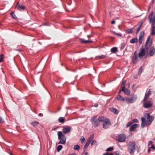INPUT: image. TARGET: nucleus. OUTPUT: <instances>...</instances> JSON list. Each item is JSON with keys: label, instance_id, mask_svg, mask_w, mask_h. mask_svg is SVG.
<instances>
[{"label": "nucleus", "instance_id": "f257e3e1", "mask_svg": "<svg viewBox=\"0 0 155 155\" xmlns=\"http://www.w3.org/2000/svg\"><path fill=\"white\" fill-rule=\"evenodd\" d=\"M154 119V117H147L146 119L142 117L141 119V127L142 128L144 127L145 126L150 125Z\"/></svg>", "mask_w": 155, "mask_h": 155}, {"label": "nucleus", "instance_id": "f03ea898", "mask_svg": "<svg viewBox=\"0 0 155 155\" xmlns=\"http://www.w3.org/2000/svg\"><path fill=\"white\" fill-rule=\"evenodd\" d=\"M99 120L101 122H104L103 124V127L104 129H107L109 126L111 125L110 122L106 117H101V118Z\"/></svg>", "mask_w": 155, "mask_h": 155}, {"label": "nucleus", "instance_id": "7ed1b4c3", "mask_svg": "<svg viewBox=\"0 0 155 155\" xmlns=\"http://www.w3.org/2000/svg\"><path fill=\"white\" fill-rule=\"evenodd\" d=\"M135 143L134 142H130L128 144V150L130 154H133L135 150Z\"/></svg>", "mask_w": 155, "mask_h": 155}, {"label": "nucleus", "instance_id": "20e7f679", "mask_svg": "<svg viewBox=\"0 0 155 155\" xmlns=\"http://www.w3.org/2000/svg\"><path fill=\"white\" fill-rule=\"evenodd\" d=\"M97 117H92L91 119L92 125L95 127L98 126L99 122L101 121L99 119L101 118V117H99L98 118Z\"/></svg>", "mask_w": 155, "mask_h": 155}, {"label": "nucleus", "instance_id": "39448f33", "mask_svg": "<svg viewBox=\"0 0 155 155\" xmlns=\"http://www.w3.org/2000/svg\"><path fill=\"white\" fill-rule=\"evenodd\" d=\"M137 96L134 94L130 97H126L125 98V101L127 103L131 104L135 102L137 100Z\"/></svg>", "mask_w": 155, "mask_h": 155}, {"label": "nucleus", "instance_id": "423d86ee", "mask_svg": "<svg viewBox=\"0 0 155 155\" xmlns=\"http://www.w3.org/2000/svg\"><path fill=\"white\" fill-rule=\"evenodd\" d=\"M126 139V136L123 134H120L118 136V138L116 140L119 142H123L125 141Z\"/></svg>", "mask_w": 155, "mask_h": 155}, {"label": "nucleus", "instance_id": "0eeeda50", "mask_svg": "<svg viewBox=\"0 0 155 155\" xmlns=\"http://www.w3.org/2000/svg\"><path fill=\"white\" fill-rule=\"evenodd\" d=\"M147 100L144 99V107L146 108H149L152 106V104L151 101L147 102Z\"/></svg>", "mask_w": 155, "mask_h": 155}, {"label": "nucleus", "instance_id": "6e6552de", "mask_svg": "<svg viewBox=\"0 0 155 155\" xmlns=\"http://www.w3.org/2000/svg\"><path fill=\"white\" fill-rule=\"evenodd\" d=\"M150 38V36H149L146 43L145 48L147 50H148L152 45V42L151 41H149Z\"/></svg>", "mask_w": 155, "mask_h": 155}, {"label": "nucleus", "instance_id": "1a4fd4ad", "mask_svg": "<svg viewBox=\"0 0 155 155\" xmlns=\"http://www.w3.org/2000/svg\"><path fill=\"white\" fill-rule=\"evenodd\" d=\"M153 12H151V13L149 15V16H148V18L150 22L155 23V16L153 18H152V17L153 15Z\"/></svg>", "mask_w": 155, "mask_h": 155}, {"label": "nucleus", "instance_id": "9d476101", "mask_svg": "<svg viewBox=\"0 0 155 155\" xmlns=\"http://www.w3.org/2000/svg\"><path fill=\"white\" fill-rule=\"evenodd\" d=\"M146 54V51L143 48L141 49L140 52L139 54V58H142Z\"/></svg>", "mask_w": 155, "mask_h": 155}, {"label": "nucleus", "instance_id": "9b49d317", "mask_svg": "<svg viewBox=\"0 0 155 155\" xmlns=\"http://www.w3.org/2000/svg\"><path fill=\"white\" fill-rule=\"evenodd\" d=\"M132 62L133 63L135 64L137 61V54L135 52L132 58Z\"/></svg>", "mask_w": 155, "mask_h": 155}, {"label": "nucleus", "instance_id": "f8f14e48", "mask_svg": "<svg viewBox=\"0 0 155 155\" xmlns=\"http://www.w3.org/2000/svg\"><path fill=\"white\" fill-rule=\"evenodd\" d=\"M155 52V49L154 46L151 47L150 49L149 54L150 56H153Z\"/></svg>", "mask_w": 155, "mask_h": 155}, {"label": "nucleus", "instance_id": "ddd939ff", "mask_svg": "<svg viewBox=\"0 0 155 155\" xmlns=\"http://www.w3.org/2000/svg\"><path fill=\"white\" fill-rule=\"evenodd\" d=\"M138 126L137 124H134L131 126H130L129 130L131 131H133L135 128H137Z\"/></svg>", "mask_w": 155, "mask_h": 155}, {"label": "nucleus", "instance_id": "4468645a", "mask_svg": "<svg viewBox=\"0 0 155 155\" xmlns=\"http://www.w3.org/2000/svg\"><path fill=\"white\" fill-rule=\"evenodd\" d=\"M121 91L126 95H129L130 93V91L129 90L126 88L121 89Z\"/></svg>", "mask_w": 155, "mask_h": 155}, {"label": "nucleus", "instance_id": "2eb2a0df", "mask_svg": "<svg viewBox=\"0 0 155 155\" xmlns=\"http://www.w3.org/2000/svg\"><path fill=\"white\" fill-rule=\"evenodd\" d=\"M18 4L19 2H18L16 6V8H17L19 10L20 9L24 10L25 9V7L24 5H19Z\"/></svg>", "mask_w": 155, "mask_h": 155}, {"label": "nucleus", "instance_id": "dca6fc26", "mask_svg": "<svg viewBox=\"0 0 155 155\" xmlns=\"http://www.w3.org/2000/svg\"><path fill=\"white\" fill-rule=\"evenodd\" d=\"M70 131V127L65 128L63 129V132L65 134L68 133Z\"/></svg>", "mask_w": 155, "mask_h": 155}, {"label": "nucleus", "instance_id": "f3484780", "mask_svg": "<svg viewBox=\"0 0 155 155\" xmlns=\"http://www.w3.org/2000/svg\"><path fill=\"white\" fill-rule=\"evenodd\" d=\"M116 98L118 100L120 101H124L125 100L124 97L120 94H118Z\"/></svg>", "mask_w": 155, "mask_h": 155}, {"label": "nucleus", "instance_id": "a211bd4d", "mask_svg": "<svg viewBox=\"0 0 155 155\" xmlns=\"http://www.w3.org/2000/svg\"><path fill=\"white\" fill-rule=\"evenodd\" d=\"M151 89H150L149 91L147 92L145 94V97L144 98V100H147V99L149 97V96L151 94V92L150 91Z\"/></svg>", "mask_w": 155, "mask_h": 155}, {"label": "nucleus", "instance_id": "6ab92c4d", "mask_svg": "<svg viewBox=\"0 0 155 155\" xmlns=\"http://www.w3.org/2000/svg\"><path fill=\"white\" fill-rule=\"evenodd\" d=\"M60 141L58 143V144H65L66 143V138H61L60 139Z\"/></svg>", "mask_w": 155, "mask_h": 155}, {"label": "nucleus", "instance_id": "aec40b11", "mask_svg": "<svg viewBox=\"0 0 155 155\" xmlns=\"http://www.w3.org/2000/svg\"><path fill=\"white\" fill-rule=\"evenodd\" d=\"M80 40L81 42L82 43H90L92 42V41H90L89 40H85L83 39H80Z\"/></svg>", "mask_w": 155, "mask_h": 155}, {"label": "nucleus", "instance_id": "412c9836", "mask_svg": "<svg viewBox=\"0 0 155 155\" xmlns=\"http://www.w3.org/2000/svg\"><path fill=\"white\" fill-rule=\"evenodd\" d=\"M110 110L115 114H117L118 113V110L117 109L114 107L111 108H110Z\"/></svg>", "mask_w": 155, "mask_h": 155}, {"label": "nucleus", "instance_id": "4be33fe9", "mask_svg": "<svg viewBox=\"0 0 155 155\" xmlns=\"http://www.w3.org/2000/svg\"><path fill=\"white\" fill-rule=\"evenodd\" d=\"M138 41V39L137 38H134L130 40V42L131 43H137Z\"/></svg>", "mask_w": 155, "mask_h": 155}, {"label": "nucleus", "instance_id": "5701e85b", "mask_svg": "<svg viewBox=\"0 0 155 155\" xmlns=\"http://www.w3.org/2000/svg\"><path fill=\"white\" fill-rule=\"evenodd\" d=\"M94 134H91V136L88 139L87 141L91 143V141L94 138Z\"/></svg>", "mask_w": 155, "mask_h": 155}, {"label": "nucleus", "instance_id": "b1692460", "mask_svg": "<svg viewBox=\"0 0 155 155\" xmlns=\"http://www.w3.org/2000/svg\"><path fill=\"white\" fill-rule=\"evenodd\" d=\"M126 81H123L122 82V83L121 88V89H123L124 88H125V85L126 84Z\"/></svg>", "mask_w": 155, "mask_h": 155}, {"label": "nucleus", "instance_id": "393cba45", "mask_svg": "<svg viewBox=\"0 0 155 155\" xmlns=\"http://www.w3.org/2000/svg\"><path fill=\"white\" fill-rule=\"evenodd\" d=\"M58 139H61L62 137V135H63V134L61 131H59L58 132Z\"/></svg>", "mask_w": 155, "mask_h": 155}, {"label": "nucleus", "instance_id": "a878e982", "mask_svg": "<svg viewBox=\"0 0 155 155\" xmlns=\"http://www.w3.org/2000/svg\"><path fill=\"white\" fill-rule=\"evenodd\" d=\"M117 50V47H114L112 48L111 49V51L113 53H115Z\"/></svg>", "mask_w": 155, "mask_h": 155}, {"label": "nucleus", "instance_id": "bb28decb", "mask_svg": "<svg viewBox=\"0 0 155 155\" xmlns=\"http://www.w3.org/2000/svg\"><path fill=\"white\" fill-rule=\"evenodd\" d=\"M58 121L60 123H63L64 122V119L62 117H60L58 119Z\"/></svg>", "mask_w": 155, "mask_h": 155}, {"label": "nucleus", "instance_id": "cd10ccee", "mask_svg": "<svg viewBox=\"0 0 155 155\" xmlns=\"http://www.w3.org/2000/svg\"><path fill=\"white\" fill-rule=\"evenodd\" d=\"M142 71V66H141L139 69V71L138 72V74L140 75Z\"/></svg>", "mask_w": 155, "mask_h": 155}, {"label": "nucleus", "instance_id": "c85d7f7f", "mask_svg": "<svg viewBox=\"0 0 155 155\" xmlns=\"http://www.w3.org/2000/svg\"><path fill=\"white\" fill-rule=\"evenodd\" d=\"M39 123L37 121H34L31 123V124L34 126H37Z\"/></svg>", "mask_w": 155, "mask_h": 155}, {"label": "nucleus", "instance_id": "c756f323", "mask_svg": "<svg viewBox=\"0 0 155 155\" xmlns=\"http://www.w3.org/2000/svg\"><path fill=\"white\" fill-rule=\"evenodd\" d=\"M144 36V33L143 32H141L140 33L139 36V38H143Z\"/></svg>", "mask_w": 155, "mask_h": 155}, {"label": "nucleus", "instance_id": "7c9ffc66", "mask_svg": "<svg viewBox=\"0 0 155 155\" xmlns=\"http://www.w3.org/2000/svg\"><path fill=\"white\" fill-rule=\"evenodd\" d=\"M62 146L61 145H59L58 146L57 148V151L58 152L60 151L62 149Z\"/></svg>", "mask_w": 155, "mask_h": 155}, {"label": "nucleus", "instance_id": "2f4dec72", "mask_svg": "<svg viewBox=\"0 0 155 155\" xmlns=\"http://www.w3.org/2000/svg\"><path fill=\"white\" fill-rule=\"evenodd\" d=\"M80 148V147L78 145H75L74 146V150H78Z\"/></svg>", "mask_w": 155, "mask_h": 155}, {"label": "nucleus", "instance_id": "473e14b6", "mask_svg": "<svg viewBox=\"0 0 155 155\" xmlns=\"http://www.w3.org/2000/svg\"><path fill=\"white\" fill-rule=\"evenodd\" d=\"M127 32L128 33H131L133 32L132 29H129L127 30Z\"/></svg>", "mask_w": 155, "mask_h": 155}, {"label": "nucleus", "instance_id": "72a5a7b5", "mask_svg": "<svg viewBox=\"0 0 155 155\" xmlns=\"http://www.w3.org/2000/svg\"><path fill=\"white\" fill-rule=\"evenodd\" d=\"M125 43H123L122 44L121 46H120V49L122 50L124 49L125 46Z\"/></svg>", "mask_w": 155, "mask_h": 155}, {"label": "nucleus", "instance_id": "f704fd0d", "mask_svg": "<svg viewBox=\"0 0 155 155\" xmlns=\"http://www.w3.org/2000/svg\"><path fill=\"white\" fill-rule=\"evenodd\" d=\"M3 54L0 55V63L3 61Z\"/></svg>", "mask_w": 155, "mask_h": 155}, {"label": "nucleus", "instance_id": "c9c22d12", "mask_svg": "<svg viewBox=\"0 0 155 155\" xmlns=\"http://www.w3.org/2000/svg\"><path fill=\"white\" fill-rule=\"evenodd\" d=\"M114 149V148L113 147H110L107 148L106 150V151H111Z\"/></svg>", "mask_w": 155, "mask_h": 155}, {"label": "nucleus", "instance_id": "e433bc0d", "mask_svg": "<svg viewBox=\"0 0 155 155\" xmlns=\"http://www.w3.org/2000/svg\"><path fill=\"white\" fill-rule=\"evenodd\" d=\"M85 138L83 136H82L80 140L81 141V142L82 143L85 140Z\"/></svg>", "mask_w": 155, "mask_h": 155}, {"label": "nucleus", "instance_id": "4c0bfd02", "mask_svg": "<svg viewBox=\"0 0 155 155\" xmlns=\"http://www.w3.org/2000/svg\"><path fill=\"white\" fill-rule=\"evenodd\" d=\"M142 24H141L140 25L139 27L137 29V33L139 32V31H140V28H141V26H142Z\"/></svg>", "mask_w": 155, "mask_h": 155}, {"label": "nucleus", "instance_id": "58836bf2", "mask_svg": "<svg viewBox=\"0 0 155 155\" xmlns=\"http://www.w3.org/2000/svg\"><path fill=\"white\" fill-rule=\"evenodd\" d=\"M114 33L116 35L119 36V37H121L122 36V35L120 33H117L115 32H114Z\"/></svg>", "mask_w": 155, "mask_h": 155}, {"label": "nucleus", "instance_id": "ea45409f", "mask_svg": "<svg viewBox=\"0 0 155 155\" xmlns=\"http://www.w3.org/2000/svg\"><path fill=\"white\" fill-rule=\"evenodd\" d=\"M155 34V29H152V32L151 33V35H153Z\"/></svg>", "mask_w": 155, "mask_h": 155}, {"label": "nucleus", "instance_id": "a19ab883", "mask_svg": "<svg viewBox=\"0 0 155 155\" xmlns=\"http://www.w3.org/2000/svg\"><path fill=\"white\" fill-rule=\"evenodd\" d=\"M143 39L142 38H139V43H140V44H141L142 43V41H143Z\"/></svg>", "mask_w": 155, "mask_h": 155}, {"label": "nucleus", "instance_id": "79ce46f5", "mask_svg": "<svg viewBox=\"0 0 155 155\" xmlns=\"http://www.w3.org/2000/svg\"><path fill=\"white\" fill-rule=\"evenodd\" d=\"M155 24V23H152V29H155V26L154 25Z\"/></svg>", "mask_w": 155, "mask_h": 155}, {"label": "nucleus", "instance_id": "37998d69", "mask_svg": "<svg viewBox=\"0 0 155 155\" xmlns=\"http://www.w3.org/2000/svg\"><path fill=\"white\" fill-rule=\"evenodd\" d=\"M132 124V122H128V123H127V124L126 125V127H128L129 126H130Z\"/></svg>", "mask_w": 155, "mask_h": 155}, {"label": "nucleus", "instance_id": "c03bdc74", "mask_svg": "<svg viewBox=\"0 0 155 155\" xmlns=\"http://www.w3.org/2000/svg\"><path fill=\"white\" fill-rule=\"evenodd\" d=\"M91 145H96V141L95 140H93L91 143Z\"/></svg>", "mask_w": 155, "mask_h": 155}, {"label": "nucleus", "instance_id": "a18cd8bd", "mask_svg": "<svg viewBox=\"0 0 155 155\" xmlns=\"http://www.w3.org/2000/svg\"><path fill=\"white\" fill-rule=\"evenodd\" d=\"M103 155H113V154L112 153H104Z\"/></svg>", "mask_w": 155, "mask_h": 155}, {"label": "nucleus", "instance_id": "49530a36", "mask_svg": "<svg viewBox=\"0 0 155 155\" xmlns=\"http://www.w3.org/2000/svg\"><path fill=\"white\" fill-rule=\"evenodd\" d=\"M105 57V56L103 55H102L101 56H99V58H104Z\"/></svg>", "mask_w": 155, "mask_h": 155}, {"label": "nucleus", "instance_id": "de8ad7c7", "mask_svg": "<svg viewBox=\"0 0 155 155\" xmlns=\"http://www.w3.org/2000/svg\"><path fill=\"white\" fill-rule=\"evenodd\" d=\"M88 146V145H87L86 144L85 145L84 148V150H86V149H87V148Z\"/></svg>", "mask_w": 155, "mask_h": 155}, {"label": "nucleus", "instance_id": "09e8293b", "mask_svg": "<svg viewBox=\"0 0 155 155\" xmlns=\"http://www.w3.org/2000/svg\"><path fill=\"white\" fill-rule=\"evenodd\" d=\"M4 122L3 119L0 117V123H3Z\"/></svg>", "mask_w": 155, "mask_h": 155}, {"label": "nucleus", "instance_id": "8fccbe9b", "mask_svg": "<svg viewBox=\"0 0 155 155\" xmlns=\"http://www.w3.org/2000/svg\"><path fill=\"white\" fill-rule=\"evenodd\" d=\"M143 116H150V114L149 113L145 114H144Z\"/></svg>", "mask_w": 155, "mask_h": 155}, {"label": "nucleus", "instance_id": "3c124183", "mask_svg": "<svg viewBox=\"0 0 155 155\" xmlns=\"http://www.w3.org/2000/svg\"><path fill=\"white\" fill-rule=\"evenodd\" d=\"M150 147V148H152L154 150H155V147L153 144H152L151 147Z\"/></svg>", "mask_w": 155, "mask_h": 155}, {"label": "nucleus", "instance_id": "603ef678", "mask_svg": "<svg viewBox=\"0 0 155 155\" xmlns=\"http://www.w3.org/2000/svg\"><path fill=\"white\" fill-rule=\"evenodd\" d=\"M153 142L151 141H150L148 143V146H149L150 144H152Z\"/></svg>", "mask_w": 155, "mask_h": 155}, {"label": "nucleus", "instance_id": "864d4df0", "mask_svg": "<svg viewBox=\"0 0 155 155\" xmlns=\"http://www.w3.org/2000/svg\"><path fill=\"white\" fill-rule=\"evenodd\" d=\"M133 122L137 123L138 122V120L136 119H135L133 120Z\"/></svg>", "mask_w": 155, "mask_h": 155}, {"label": "nucleus", "instance_id": "5fc2aeb1", "mask_svg": "<svg viewBox=\"0 0 155 155\" xmlns=\"http://www.w3.org/2000/svg\"><path fill=\"white\" fill-rule=\"evenodd\" d=\"M12 16L13 18L15 19H16L17 18V17L15 14L13 15H12Z\"/></svg>", "mask_w": 155, "mask_h": 155}, {"label": "nucleus", "instance_id": "6e6d98bb", "mask_svg": "<svg viewBox=\"0 0 155 155\" xmlns=\"http://www.w3.org/2000/svg\"><path fill=\"white\" fill-rule=\"evenodd\" d=\"M90 143L87 141V142H86V144L87 145H88V146H89V145L90 144Z\"/></svg>", "mask_w": 155, "mask_h": 155}, {"label": "nucleus", "instance_id": "4d7b16f0", "mask_svg": "<svg viewBox=\"0 0 155 155\" xmlns=\"http://www.w3.org/2000/svg\"><path fill=\"white\" fill-rule=\"evenodd\" d=\"M98 104H94V106L95 107H97L98 106Z\"/></svg>", "mask_w": 155, "mask_h": 155}, {"label": "nucleus", "instance_id": "13d9d810", "mask_svg": "<svg viewBox=\"0 0 155 155\" xmlns=\"http://www.w3.org/2000/svg\"><path fill=\"white\" fill-rule=\"evenodd\" d=\"M115 23V21H114V20H113L112 21H111V23L112 24H114Z\"/></svg>", "mask_w": 155, "mask_h": 155}, {"label": "nucleus", "instance_id": "bf43d9fd", "mask_svg": "<svg viewBox=\"0 0 155 155\" xmlns=\"http://www.w3.org/2000/svg\"><path fill=\"white\" fill-rule=\"evenodd\" d=\"M150 151V147H149V148L147 152L148 153H149Z\"/></svg>", "mask_w": 155, "mask_h": 155}, {"label": "nucleus", "instance_id": "052dcab7", "mask_svg": "<svg viewBox=\"0 0 155 155\" xmlns=\"http://www.w3.org/2000/svg\"><path fill=\"white\" fill-rule=\"evenodd\" d=\"M134 77L135 79H137V75H136L135 76H134Z\"/></svg>", "mask_w": 155, "mask_h": 155}, {"label": "nucleus", "instance_id": "680f3d73", "mask_svg": "<svg viewBox=\"0 0 155 155\" xmlns=\"http://www.w3.org/2000/svg\"><path fill=\"white\" fill-rule=\"evenodd\" d=\"M11 15H14V12H11Z\"/></svg>", "mask_w": 155, "mask_h": 155}, {"label": "nucleus", "instance_id": "e2e57ef3", "mask_svg": "<svg viewBox=\"0 0 155 155\" xmlns=\"http://www.w3.org/2000/svg\"><path fill=\"white\" fill-rule=\"evenodd\" d=\"M85 155H88V153H87V152H86V153H85Z\"/></svg>", "mask_w": 155, "mask_h": 155}, {"label": "nucleus", "instance_id": "0e129e2a", "mask_svg": "<svg viewBox=\"0 0 155 155\" xmlns=\"http://www.w3.org/2000/svg\"><path fill=\"white\" fill-rule=\"evenodd\" d=\"M121 91H121V90H120V91H119V93H120V92H121Z\"/></svg>", "mask_w": 155, "mask_h": 155}, {"label": "nucleus", "instance_id": "69168bd1", "mask_svg": "<svg viewBox=\"0 0 155 155\" xmlns=\"http://www.w3.org/2000/svg\"><path fill=\"white\" fill-rule=\"evenodd\" d=\"M39 116H41V115H42V114H41V113H40V114H39Z\"/></svg>", "mask_w": 155, "mask_h": 155}, {"label": "nucleus", "instance_id": "338daca9", "mask_svg": "<svg viewBox=\"0 0 155 155\" xmlns=\"http://www.w3.org/2000/svg\"><path fill=\"white\" fill-rule=\"evenodd\" d=\"M62 137H64V135L63 134V135H62Z\"/></svg>", "mask_w": 155, "mask_h": 155}, {"label": "nucleus", "instance_id": "774afa93", "mask_svg": "<svg viewBox=\"0 0 155 155\" xmlns=\"http://www.w3.org/2000/svg\"><path fill=\"white\" fill-rule=\"evenodd\" d=\"M116 155H119V154L118 153H116Z\"/></svg>", "mask_w": 155, "mask_h": 155}]
</instances>
